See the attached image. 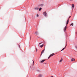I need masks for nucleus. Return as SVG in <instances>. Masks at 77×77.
Masks as SVG:
<instances>
[{
    "label": "nucleus",
    "instance_id": "nucleus-13",
    "mask_svg": "<svg viewBox=\"0 0 77 77\" xmlns=\"http://www.w3.org/2000/svg\"><path fill=\"white\" fill-rule=\"evenodd\" d=\"M41 10H42V8H40L39 10V11H41Z\"/></svg>",
    "mask_w": 77,
    "mask_h": 77
},
{
    "label": "nucleus",
    "instance_id": "nucleus-24",
    "mask_svg": "<svg viewBox=\"0 0 77 77\" xmlns=\"http://www.w3.org/2000/svg\"><path fill=\"white\" fill-rule=\"evenodd\" d=\"M42 43H39V44L40 45V44H42Z\"/></svg>",
    "mask_w": 77,
    "mask_h": 77
},
{
    "label": "nucleus",
    "instance_id": "nucleus-2",
    "mask_svg": "<svg viewBox=\"0 0 77 77\" xmlns=\"http://www.w3.org/2000/svg\"><path fill=\"white\" fill-rule=\"evenodd\" d=\"M34 9V10H35L36 11H38V10H39V8H38V7L35 8Z\"/></svg>",
    "mask_w": 77,
    "mask_h": 77
},
{
    "label": "nucleus",
    "instance_id": "nucleus-26",
    "mask_svg": "<svg viewBox=\"0 0 77 77\" xmlns=\"http://www.w3.org/2000/svg\"><path fill=\"white\" fill-rule=\"evenodd\" d=\"M51 77H53V76H51Z\"/></svg>",
    "mask_w": 77,
    "mask_h": 77
},
{
    "label": "nucleus",
    "instance_id": "nucleus-4",
    "mask_svg": "<svg viewBox=\"0 0 77 77\" xmlns=\"http://www.w3.org/2000/svg\"><path fill=\"white\" fill-rule=\"evenodd\" d=\"M66 29V26L65 27L64 29V32H65V30Z\"/></svg>",
    "mask_w": 77,
    "mask_h": 77
},
{
    "label": "nucleus",
    "instance_id": "nucleus-19",
    "mask_svg": "<svg viewBox=\"0 0 77 77\" xmlns=\"http://www.w3.org/2000/svg\"><path fill=\"white\" fill-rule=\"evenodd\" d=\"M51 57L50 55L48 57V59H49Z\"/></svg>",
    "mask_w": 77,
    "mask_h": 77
},
{
    "label": "nucleus",
    "instance_id": "nucleus-10",
    "mask_svg": "<svg viewBox=\"0 0 77 77\" xmlns=\"http://www.w3.org/2000/svg\"><path fill=\"white\" fill-rule=\"evenodd\" d=\"M54 54V53L50 55V56H51H51H53Z\"/></svg>",
    "mask_w": 77,
    "mask_h": 77
},
{
    "label": "nucleus",
    "instance_id": "nucleus-15",
    "mask_svg": "<svg viewBox=\"0 0 77 77\" xmlns=\"http://www.w3.org/2000/svg\"><path fill=\"white\" fill-rule=\"evenodd\" d=\"M44 46V45H42L40 46L41 48H42Z\"/></svg>",
    "mask_w": 77,
    "mask_h": 77
},
{
    "label": "nucleus",
    "instance_id": "nucleus-9",
    "mask_svg": "<svg viewBox=\"0 0 77 77\" xmlns=\"http://www.w3.org/2000/svg\"><path fill=\"white\" fill-rule=\"evenodd\" d=\"M42 77V75L40 74L38 76V77Z\"/></svg>",
    "mask_w": 77,
    "mask_h": 77
},
{
    "label": "nucleus",
    "instance_id": "nucleus-17",
    "mask_svg": "<svg viewBox=\"0 0 77 77\" xmlns=\"http://www.w3.org/2000/svg\"><path fill=\"white\" fill-rule=\"evenodd\" d=\"M64 50H65V48H63L61 51H63Z\"/></svg>",
    "mask_w": 77,
    "mask_h": 77
},
{
    "label": "nucleus",
    "instance_id": "nucleus-16",
    "mask_svg": "<svg viewBox=\"0 0 77 77\" xmlns=\"http://www.w3.org/2000/svg\"><path fill=\"white\" fill-rule=\"evenodd\" d=\"M71 25L72 26H73L74 25V23H72L71 24Z\"/></svg>",
    "mask_w": 77,
    "mask_h": 77
},
{
    "label": "nucleus",
    "instance_id": "nucleus-5",
    "mask_svg": "<svg viewBox=\"0 0 77 77\" xmlns=\"http://www.w3.org/2000/svg\"><path fill=\"white\" fill-rule=\"evenodd\" d=\"M45 60H42V61L40 62V63H43V62H44V61H45Z\"/></svg>",
    "mask_w": 77,
    "mask_h": 77
},
{
    "label": "nucleus",
    "instance_id": "nucleus-7",
    "mask_svg": "<svg viewBox=\"0 0 77 77\" xmlns=\"http://www.w3.org/2000/svg\"><path fill=\"white\" fill-rule=\"evenodd\" d=\"M35 33L36 35H38L39 34V33H38V32L36 31L35 32Z\"/></svg>",
    "mask_w": 77,
    "mask_h": 77
},
{
    "label": "nucleus",
    "instance_id": "nucleus-12",
    "mask_svg": "<svg viewBox=\"0 0 77 77\" xmlns=\"http://www.w3.org/2000/svg\"><path fill=\"white\" fill-rule=\"evenodd\" d=\"M62 58H61V59L60 60V62H62Z\"/></svg>",
    "mask_w": 77,
    "mask_h": 77
},
{
    "label": "nucleus",
    "instance_id": "nucleus-22",
    "mask_svg": "<svg viewBox=\"0 0 77 77\" xmlns=\"http://www.w3.org/2000/svg\"><path fill=\"white\" fill-rule=\"evenodd\" d=\"M71 18V16H69V18Z\"/></svg>",
    "mask_w": 77,
    "mask_h": 77
},
{
    "label": "nucleus",
    "instance_id": "nucleus-6",
    "mask_svg": "<svg viewBox=\"0 0 77 77\" xmlns=\"http://www.w3.org/2000/svg\"><path fill=\"white\" fill-rule=\"evenodd\" d=\"M39 6H41V7H42V6H44V4H40L39 5Z\"/></svg>",
    "mask_w": 77,
    "mask_h": 77
},
{
    "label": "nucleus",
    "instance_id": "nucleus-25",
    "mask_svg": "<svg viewBox=\"0 0 77 77\" xmlns=\"http://www.w3.org/2000/svg\"><path fill=\"white\" fill-rule=\"evenodd\" d=\"M19 48H20V45H19Z\"/></svg>",
    "mask_w": 77,
    "mask_h": 77
},
{
    "label": "nucleus",
    "instance_id": "nucleus-14",
    "mask_svg": "<svg viewBox=\"0 0 77 77\" xmlns=\"http://www.w3.org/2000/svg\"><path fill=\"white\" fill-rule=\"evenodd\" d=\"M68 23H69V20H68L67 21L66 24H68Z\"/></svg>",
    "mask_w": 77,
    "mask_h": 77
},
{
    "label": "nucleus",
    "instance_id": "nucleus-1",
    "mask_svg": "<svg viewBox=\"0 0 77 77\" xmlns=\"http://www.w3.org/2000/svg\"><path fill=\"white\" fill-rule=\"evenodd\" d=\"M43 15L44 16H45V17H47L48 16L47 14V13L46 11L43 12Z\"/></svg>",
    "mask_w": 77,
    "mask_h": 77
},
{
    "label": "nucleus",
    "instance_id": "nucleus-11",
    "mask_svg": "<svg viewBox=\"0 0 77 77\" xmlns=\"http://www.w3.org/2000/svg\"><path fill=\"white\" fill-rule=\"evenodd\" d=\"M72 8H74V5L72 4Z\"/></svg>",
    "mask_w": 77,
    "mask_h": 77
},
{
    "label": "nucleus",
    "instance_id": "nucleus-8",
    "mask_svg": "<svg viewBox=\"0 0 77 77\" xmlns=\"http://www.w3.org/2000/svg\"><path fill=\"white\" fill-rule=\"evenodd\" d=\"M74 60H75V59L73 58L72 59L71 61H74Z\"/></svg>",
    "mask_w": 77,
    "mask_h": 77
},
{
    "label": "nucleus",
    "instance_id": "nucleus-27",
    "mask_svg": "<svg viewBox=\"0 0 77 77\" xmlns=\"http://www.w3.org/2000/svg\"><path fill=\"white\" fill-rule=\"evenodd\" d=\"M72 0H70V1H72Z\"/></svg>",
    "mask_w": 77,
    "mask_h": 77
},
{
    "label": "nucleus",
    "instance_id": "nucleus-18",
    "mask_svg": "<svg viewBox=\"0 0 77 77\" xmlns=\"http://www.w3.org/2000/svg\"><path fill=\"white\" fill-rule=\"evenodd\" d=\"M36 17H39V14H37L36 15Z\"/></svg>",
    "mask_w": 77,
    "mask_h": 77
},
{
    "label": "nucleus",
    "instance_id": "nucleus-21",
    "mask_svg": "<svg viewBox=\"0 0 77 77\" xmlns=\"http://www.w3.org/2000/svg\"><path fill=\"white\" fill-rule=\"evenodd\" d=\"M35 49H36V52H37V48H35Z\"/></svg>",
    "mask_w": 77,
    "mask_h": 77
},
{
    "label": "nucleus",
    "instance_id": "nucleus-3",
    "mask_svg": "<svg viewBox=\"0 0 77 77\" xmlns=\"http://www.w3.org/2000/svg\"><path fill=\"white\" fill-rule=\"evenodd\" d=\"M44 51H45V50H44L42 51L41 53V56L42 55V53H43V52H44Z\"/></svg>",
    "mask_w": 77,
    "mask_h": 77
},
{
    "label": "nucleus",
    "instance_id": "nucleus-20",
    "mask_svg": "<svg viewBox=\"0 0 77 77\" xmlns=\"http://www.w3.org/2000/svg\"><path fill=\"white\" fill-rule=\"evenodd\" d=\"M33 65H35V63H34V61H33Z\"/></svg>",
    "mask_w": 77,
    "mask_h": 77
},
{
    "label": "nucleus",
    "instance_id": "nucleus-23",
    "mask_svg": "<svg viewBox=\"0 0 77 77\" xmlns=\"http://www.w3.org/2000/svg\"><path fill=\"white\" fill-rule=\"evenodd\" d=\"M75 48H76L77 49V46H75Z\"/></svg>",
    "mask_w": 77,
    "mask_h": 77
},
{
    "label": "nucleus",
    "instance_id": "nucleus-28",
    "mask_svg": "<svg viewBox=\"0 0 77 77\" xmlns=\"http://www.w3.org/2000/svg\"><path fill=\"white\" fill-rule=\"evenodd\" d=\"M66 48V46H65V47H64V48Z\"/></svg>",
    "mask_w": 77,
    "mask_h": 77
},
{
    "label": "nucleus",
    "instance_id": "nucleus-29",
    "mask_svg": "<svg viewBox=\"0 0 77 77\" xmlns=\"http://www.w3.org/2000/svg\"><path fill=\"white\" fill-rule=\"evenodd\" d=\"M45 63V64H46V63Z\"/></svg>",
    "mask_w": 77,
    "mask_h": 77
}]
</instances>
